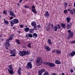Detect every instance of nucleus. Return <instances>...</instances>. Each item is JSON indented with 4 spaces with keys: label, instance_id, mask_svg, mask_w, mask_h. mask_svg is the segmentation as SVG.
<instances>
[{
    "label": "nucleus",
    "instance_id": "obj_1",
    "mask_svg": "<svg viewBox=\"0 0 75 75\" xmlns=\"http://www.w3.org/2000/svg\"><path fill=\"white\" fill-rule=\"evenodd\" d=\"M30 53V51L29 50H28L27 52L25 51H20L19 54L20 55L21 57H24L25 55H28Z\"/></svg>",
    "mask_w": 75,
    "mask_h": 75
},
{
    "label": "nucleus",
    "instance_id": "obj_2",
    "mask_svg": "<svg viewBox=\"0 0 75 75\" xmlns=\"http://www.w3.org/2000/svg\"><path fill=\"white\" fill-rule=\"evenodd\" d=\"M13 39V35H10L9 37V39H8L6 40V42L4 43L5 46L9 47L10 46V43H8V42H9L10 40H12Z\"/></svg>",
    "mask_w": 75,
    "mask_h": 75
},
{
    "label": "nucleus",
    "instance_id": "obj_3",
    "mask_svg": "<svg viewBox=\"0 0 75 75\" xmlns=\"http://www.w3.org/2000/svg\"><path fill=\"white\" fill-rule=\"evenodd\" d=\"M42 59L40 57L38 58L36 62V65L37 66H40L41 65L42 63Z\"/></svg>",
    "mask_w": 75,
    "mask_h": 75
},
{
    "label": "nucleus",
    "instance_id": "obj_4",
    "mask_svg": "<svg viewBox=\"0 0 75 75\" xmlns=\"http://www.w3.org/2000/svg\"><path fill=\"white\" fill-rule=\"evenodd\" d=\"M9 22L11 24H13V25L15 24H17V23H19L18 20L17 19H14L12 21H9Z\"/></svg>",
    "mask_w": 75,
    "mask_h": 75
},
{
    "label": "nucleus",
    "instance_id": "obj_5",
    "mask_svg": "<svg viewBox=\"0 0 75 75\" xmlns=\"http://www.w3.org/2000/svg\"><path fill=\"white\" fill-rule=\"evenodd\" d=\"M31 25L32 26L34 27V29L37 28V23L35 21H32L31 23Z\"/></svg>",
    "mask_w": 75,
    "mask_h": 75
},
{
    "label": "nucleus",
    "instance_id": "obj_6",
    "mask_svg": "<svg viewBox=\"0 0 75 75\" xmlns=\"http://www.w3.org/2000/svg\"><path fill=\"white\" fill-rule=\"evenodd\" d=\"M47 65H48L50 68H53V67H55V64L52 62H48Z\"/></svg>",
    "mask_w": 75,
    "mask_h": 75
},
{
    "label": "nucleus",
    "instance_id": "obj_7",
    "mask_svg": "<svg viewBox=\"0 0 75 75\" xmlns=\"http://www.w3.org/2000/svg\"><path fill=\"white\" fill-rule=\"evenodd\" d=\"M27 69H31L32 68V64L30 62H28L27 65Z\"/></svg>",
    "mask_w": 75,
    "mask_h": 75
},
{
    "label": "nucleus",
    "instance_id": "obj_8",
    "mask_svg": "<svg viewBox=\"0 0 75 75\" xmlns=\"http://www.w3.org/2000/svg\"><path fill=\"white\" fill-rule=\"evenodd\" d=\"M44 48L47 51H51V48H50V47L48 46L45 45L44 46Z\"/></svg>",
    "mask_w": 75,
    "mask_h": 75
},
{
    "label": "nucleus",
    "instance_id": "obj_9",
    "mask_svg": "<svg viewBox=\"0 0 75 75\" xmlns=\"http://www.w3.org/2000/svg\"><path fill=\"white\" fill-rule=\"evenodd\" d=\"M73 35L74 34L73 33V32H71L70 33H69L68 35L69 39H70V38H73Z\"/></svg>",
    "mask_w": 75,
    "mask_h": 75
},
{
    "label": "nucleus",
    "instance_id": "obj_10",
    "mask_svg": "<svg viewBox=\"0 0 75 75\" xmlns=\"http://www.w3.org/2000/svg\"><path fill=\"white\" fill-rule=\"evenodd\" d=\"M34 30H37V28H34L33 29H31L29 30V32L30 33H34Z\"/></svg>",
    "mask_w": 75,
    "mask_h": 75
},
{
    "label": "nucleus",
    "instance_id": "obj_11",
    "mask_svg": "<svg viewBox=\"0 0 75 75\" xmlns=\"http://www.w3.org/2000/svg\"><path fill=\"white\" fill-rule=\"evenodd\" d=\"M9 14L11 16L13 17H16V15H14V12L12 11H11L10 12V13Z\"/></svg>",
    "mask_w": 75,
    "mask_h": 75
},
{
    "label": "nucleus",
    "instance_id": "obj_12",
    "mask_svg": "<svg viewBox=\"0 0 75 75\" xmlns=\"http://www.w3.org/2000/svg\"><path fill=\"white\" fill-rule=\"evenodd\" d=\"M8 71L9 72V73L10 75H12L14 74V72L13 71V69L10 70V69H8Z\"/></svg>",
    "mask_w": 75,
    "mask_h": 75
},
{
    "label": "nucleus",
    "instance_id": "obj_13",
    "mask_svg": "<svg viewBox=\"0 0 75 75\" xmlns=\"http://www.w3.org/2000/svg\"><path fill=\"white\" fill-rule=\"evenodd\" d=\"M50 16V14L48 13V11H46L45 13V17H49Z\"/></svg>",
    "mask_w": 75,
    "mask_h": 75
},
{
    "label": "nucleus",
    "instance_id": "obj_14",
    "mask_svg": "<svg viewBox=\"0 0 75 75\" xmlns=\"http://www.w3.org/2000/svg\"><path fill=\"white\" fill-rule=\"evenodd\" d=\"M55 63L56 64H58V65H59V64H61V61L58 60H56L55 61Z\"/></svg>",
    "mask_w": 75,
    "mask_h": 75
},
{
    "label": "nucleus",
    "instance_id": "obj_15",
    "mask_svg": "<svg viewBox=\"0 0 75 75\" xmlns=\"http://www.w3.org/2000/svg\"><path fill=\"white\" fill-rule=\"evenodd\" d=\"M67 28L68 30L71 28V26L72 25V24L71 23L70 25L69 24H67Z\"/></svg>",
    "mask_w": 75,
    "mask_h": 75
},
{
    "label": "nucleus",
    "instance_id": "obj_16",
    "mask_svg": "<svg viewBox=\"0 0 75 75\" xmlns=\"http://www.w3.org/2000/svg\"><path fill=\"white\" fill-rule=\"evenodd\" d=\"M21 68L20 67L19 68L18 70L17 71V73L18 74H20V73H21Z\"/></svg>",
    "mask_w": 75,
    "mask_h": 75
},
{
    "label": "nucleus",
    "instance_id": "obj_17",
    "mask_svg": "<svg viewBox=\"0 0 75 75\" xmlns=\"http://www.w3.org/2000/svg\"><path fill=\"white\" fill-rule=\"evenodd\" d=\"M55 52H56V54H61V51L59 50H56V51H55Z\"/></svg>",
    "mask_w": 75,
    "mask_h": 75
},
{
    "label": "nucleus",
    "instance_id": "obj_18",
    "mask_svg": "<svg viewBox=\"0 0 75 75\" xmlns=\"http://www.w3.org/2000/svg\"><path fill=\"white\" fill-rule=\"evenodd\" d=\"M32 12L35 13V14L37 13V12L36 11V10H35V9H32Z\"/></svg>",
    "mask_w": 75,
    "mask_h": 75
},
{
    "label": "nucleus",
    "instance_id": "obj_19",
    "mask_svg": "<svg viewBox=\"0 0 75 75\" xmlns=\"http://www.w3.org/2000/svg\"><path fill=\"white\" fill-rule=\"evenodd\" d=\"M71 18L70 17H68L67 18V23H69V21L71 20Z\"/></svg>",
    "mask_w": 75,
    "mask_h": 75
},
{
    "label": "nucleus",
    "instance_id": "obj_20",
    "mask_svg": "<svg viewBox=\"0 0 75 75\" xmlns=\"http://www.w3.org/2000/svg\"><path fill=\"white\" fill-rule=\"evenodd\" d=\"M4 23L6 24V25H8V24H9V22L7 21L5 19L4 20Z\"/></svg>",
    "mask_w": 75,
    "mask_h": 75
},
{
    "label": "nucleus",
    "instance_id": "obj_21",
    "mask_svg": "<svg viewBox=\"0 0 75 75\" xmlns=\"http://www.w3.org/2000/svg\"><path fill=\"white\" fill-rule=\"evenodd\" d=\"M70 55L72 57H73L74 55H75V51H73L72 52H71L70 53Z\"/></svg>",
    "mask_w": 75,
    "mask_h": 75
},
{
    "label": "nucleus",
    "instance_id": "obj_22",
    "mask_svg": "<svg viewBox=\"0 0 75 75\" xmlns=\"http://www.w3.org/2000/svg\"><path fill=\"white\" fill-rule=\"evenodd\" d=\"M24 30L25 32H28V31L29 30V28L28 27L24 29Z\"/></svg>",
    "mask_w": 75,
    "mask_h": 75
},
{
    "label": "nucleus",
    "instance_id": "obj_23",
    "mask_svg": "<svg viewBox=\"0 0 75 75\" xmlns=\"http://www.w3.org/2000/svg\"><path fill=\"white\" fill-rule=\"evenodd\" d=\"M33 35L34 37H35V38H37V36H38V35L36 33H34L33 34Z\"/></svg>",
    "mask_w": 75,
    "mask_h": 75
},
{
    "label": "nucleus",
    "instance_id": "obj_24",
    "mask_svg": "<svg viewBox=\"0 0 75 75\" xmlns=\"http://www.w3.org/2000/svg\"><path fill=\"white\" fill-rule=\"evenodd\" d=\"M8 67H9V68L11 69V70H12L13 69L12 67V65H10L8 66Z\"/></svg>",
    "mask_w": 75,
    "mask_h": 75
},
{
    "label": "nucleus",
    "instance_id": "obj_25",
    "mask_svg": "<svg viewBox=\"0 0 75 75\" xmlns=\"http://www.w3.org/2000/svg\"><path fill=\"white\" fill-rule=\"evenodd\" d=\"M61 25L62 27H63V28H65L66 24H65L64 23H62Z\"/></svg>",
    "mask_w": 75,
    "mask_h": 75
},
{
    "label": "nucleus",
    "instance_id": "obj_26",
    "mask_svg": "<svg viewBox=\"0 0 75 75\" xmlns=\"http://www.w3.org/2000/svg\"><path fill=\"white\" fill-rule=\"evenodd\" d=\"M16 42L18 44H20V42L18 39H17L16 40Z\"/></svg>",
    "mask_w": 75,
    "mask_h": 75
},
{
    "label": "nucleus",
    "instance_id": "obj_27",
    "mask_svg": "<svg viewBox=\"0 0 75 75\" xmlns=\"http://www.w3.org/2000/svg\"><path fill=\"white\" fill-rule=\"evenodd\" d=\"M56 26L57 27V29H59L61 28V27H60V25L59 24L57 25Z\"/></svg>",
    "mask_w": 75,
    "mask_h": 75
},
{
    "label": "nucleus",
    "instance_id": "obj_28",
    "mask_svg": "<svg viewBox=\"0 0 75 75\" xmlns=\"http://www.w3.org/2000/svg\"><path fill=\"white\" fill-rule=\"evenodd\" d=\"M32 44V43H28V48H31V45Z\"/></svg>",
    "mask_w": 75,
    "mask_h": 75
},
{
    "label": "nucleus",
    "instance_id": "obj_29",
    "mask_svg": "<svg viewBox=\"0 0 75 75\" xmlns=\"http://www.w3.org/2000/svg\"><path fill=\"white\" fill-rule=\"evenodd\" d=\"M68 6V4L66 2L64 3V6L65 8H67V6Z\"/></svg>",
    "mask_w": 75,
    "mask_h": 75
},
{
    "label": "nucleus",
    "instance_id": "obj_30",
    "mask_svg": "<svg viewBox=\"0 0 75 75\" xmlns=\"http://www.w3.org/2000/svg\"><path fill=\"white\" fill-rule=\"evenodd\" d=\"M54 31H57L58 28H57V27L56 26H54Z\"/></svg>",
    "mask_w": 75,
    "mask_h": 75
},
{
    "label": "nucleus",
    "instance_id": "obj_31",
    "mask_svg": "<svg viewBox=\"0 0 75 75\" xmlns=\"http://www.w3.org/2000/svg\"><path fill=\"white\" fill-rule=\"evenodd\" d=\"M48 42L49 44H52V43L51 42V40L50 39L48 40Z\"/></svg>",
    "mask_w": 75,
    "mask_h": 75
},
{
    "label": "nucleus",
    "instance_id": "obj_32",
    "mask_svg": "<svg viewBox=\"0 0 75 75\" xmlns=\"http://www.w3.org/2000/svg\"><path fill=\"white\" fill-rule=\"evenodd\" d=\"M13 53H16V52H14V50H11L10 52V53L11 54H13Z\"/></svg>",
    "mask_w": 75,
    "mask_h": 75
},
{
    "label": "nucleus",
    "instance_id": "obj_33",
    "mask_svg": "<svg viewBox=\"0 0 75 75\" xmlns=\"http://www.w3.org/2000/svg\"><path fill=\"white\" fill-rule=\"evenodd\" d=\"M43 75H49V74H48V72L46 71L45 72V73Z\"/></svg>",
    "mask_w": 75,
    "mask_h": 75
},
{
    "label": "nucleus",
    "instance_id": "obj_34",
    "mask_svg": "<svg viewBox=\"0 0 75 75\" xmlns=\"http://www.w3.org/2000/svg\"><path fill=\"white\" fill-rule=\"evenodd\" d=\"M3 13L5 15L7 14V11H6V10H4L3 11Z\"/></svg>",
    "mask_w": 75,
    "mask_h": 75
},
{
    "label": "nucleus",
    "instance_id": "obj_35",
    "mask_svg": "<svg viewBox=\"0 0 75 75\" xmlns=\"http://www.w3.org/2000/svg\"><path fill=\"white\" fill-rule=\"evenodd\" d=\"M43 64L44 65H48V62H43Z\"/></svg>",
    "mask_w": 75,
    "mask_h": 75
},
{
    "label": "nucleus",
    "instance_id": "obj_36",
    "mask_svg": "<svg viewBox=\"0 0 75 75\" xmlns=\"http://www.w3.org/2000/svg\"><path fill=\"white\" fill-rule=\"evenodd\" d=\"M70 44H74V43H75V40L71 41L70 42Z\"/></svg>",
    "mask_w": 75,
    "mask_h": 75
},
{
    "label": "nucleus",
    "instance_id": "obj_37",
    "mask_svg": "<svg viewBox=\"0 0 75 75\" xmlns=\"http://www.w3.org/2000/svg\"><path fill=\"white\" fill-rule=\"evenodd\" d=\"M11 57H16V54L14 53L13 54H12L10 55Z\"/></svg>",
    "mask_w": 75,
    "mask_h": 75
},
{
    "label": "nucleus",
    "instance_id": "obj_38",
    "mask_svg": "<svg viewBox=\"0 0 75 75\" xmlns=\"http://www.w3.org/2000/svg\"><path fill=\"white\" fill-rule=\"evenodd\" d=\"M28 36L29 37H30V38H32V37H33V35L31 34H29L28 35Z\"/></svg>",
    "mask_w": 75,
    "mask_h": 75
},
{
    "label": "nucleus",
    "instance_id": "obj_39",
    "mask_svg": "<svg viewBox=\"0 0 75 75\" xmlns=\"http://www.w3.org/2000/svg\"><path fill=\"white\" fill-rule=\"evenodd\" d=\"M24 8H29V7L27 5H25L24 6Z\"/></svg>",
    "mask_w": 75,
    "mask_h": 75
},
{
    "label": "nucleus",
    "instance_id": "obj_40",
    "mask_svg": "<svg viewBox=\"0 0 75 75\" xmlns=\"http://www.w3.org/2000/svg\"><path fill=\"white\" fill-rule=\"evenodd\" d=\"M70 13H71V14H74V12H73L72 10L70 11Z\"/></svg>",
    "mask_w": 75,
    "mask_h": 75
},
{
    "label": "nucleus",
    "instance_id": "obj_41",
    "mask_svg": "<svg viewBox=\"0 0 75 75\" xmlns=\"http://www.w3.org/2000/svg\"><path fill=\"white\" fill-rule=\"evenodd\" d=\"M70 72L72 73V72H74V69H70Z\"/></svg>",
    "mask_w": 75,
    "mask_h": 75
},
{
    "label": "nucleus",
    "instance_id": "obj_42",
    "mask_svg": "<svg viewBox=\"0 0 75 75\" xmlns=\"http://www.w3.org/2000/svg\"><path fill=\"white\" fill-rule=\"evenodd\" d=\"M72 10V8H70L69 9H68V11H70Z\"/></svg>",
    "mask_w": 75,
    "mask_h": 75
},
{
    "label": "nucleus",
    "instance_id": "obj_43",
    "mask_svg": "<svg viewBox=\"0 0 75 75\" xmlns=\"http://www.w3.org/2000/svg\"><path fill=\"white\" fill-rule=\"evenodd\" d=\"M31 8H32V9H35V6H33Z\"/></svg>",
    "mask_w": 75,
    "mask_h": 75
},
{
    "label": "nucleus",
    "instance_id": "obj_44",
    "mask_svg": "<svg viewBox=\"0 0 75 75\" xmlns=\"http://www.w3.org/2000/svg\"><path fill=\"white\" fill-rule=\"evenodd\" d=\"M9 19L10 20H13V17H10L9 18Z\"/></svg>",
    "mask_w": 75,
    "mask_h": 75
},
{
    "label": "nucleus",
    "instance_id": "obj_45",
    "mask_svg": "<svg viewBox=\"0 0 75 75\" xmlns=\"http://www.w3.org/2000/svg\"><path fill=\"white\" fill-rule=\"evenodd\" d=\"M37 27H38V28H40V27H41V26L40 25H37Z\"/></svg>",
    "mask_w": 75,
    "mask_h": 75
},
{
    "label": "nucleus",
    "instance_id": "obj_46",
    "mask_svg": "<svg viewBox=\"0 0 75 75\" xmlns=\"http://www.w3.org/2000/svg\"><path fill=\"white\" fill-rule=\"evenodd\" d=\"M68 33H71V30H69L68 31Z\"/></svg>",
    "mask_w": 75,
    "mask_h": 75
},
{
    "label": "nucleus",
    "instance_id": "obj_47",
    "mask_svg": "<svg viewBox=\"0 0 75 75\" xmlns=\"http://www.w3.org/2000/svg\"><path fill=\"white\" fill-rule=\"evenodd\" d=\"M52 75H57V74H56L55 73H52Z\"/></svg>",
    "mask_w": 75,
    "mask_h": 75
},
{
    "label": "nucleus",
    "instance_id": "obj_48",
    "mask_svg": "<svg viewBox=\"0 0 75 75\" xmlns=\"http://www.w3.org/2000/svg\"><path fill=\"white\" fill-rule=\"evenodd\" d=\"M49 30H50V28L49 27H47V30L49 31Z\"/></svg>",
    "mask_w": 75,
    "mask_h": 75
},
{
    "label": "nucleus",
    "instance_id": "obj_49",
    "mask_svg": "<svg viewBox=\"0 0 75 75\" xmlns=\"http://www.w3.org/2000/svg\"><path fill=\"white\" fill-rule=\"evenodd\" d=\"M55 50H52V53H54L55 52Z\"/></svg>",
    "mask_w": 75,
    "mask_h": 75
},
{
    "label": "nucleus",
    "instance_id": "obj_50",
    "mask_svg": "<svg viewBox=\"0 0 75 75\" xmlns=\"http://www.w3.org/2000/svg\"><path fill=\"white\" fill-rule=\"evenodd\" d=\"M67 12V10H65L64 11V13H66Z\"/></svg>",
    "mask_w": 75,
    "mask_h": 75
},
{
    "label": "nucleus",
    "instance_id": "obj_51",
    "mask_svg": "<svg viewBox=\"0 0 75 75\" xmlns=\"http://www.w3.org/2000/svg\"><path fill=\"white\" fill-rule=\"evenodd\" d=\"M13 29H14V30L15 31H16V28L15 27H13Z\"/></svg>",
    "mask_w": 75,
    "mask_h": 75
},
{
    "label": "nucleus",
    "instance_id": "obj_52",
    "mask_svg": "<svg viewBox=\"0 0 75 75\" xmlns=\"http://www.w3.org/2000/svg\"><path fill=\"white\" fill-rule=\"evenodd\" d=\"M20 27H21V28H23V25H21L20 26Z\"/></svg>",
    "mask_w": 75,
    "mask_h": 75
},
{
    "label": "nucleus",
    "instance_id": "obj_53",
    "mask_svg": "<svg viewBox=\"0 0 75 75\" xmlns=\"http://www.w3.org/2000/svg\"><path fill=\"white\" fill-rule=\"evenodd\" d=\"M22 1H23V0H20L19 2V3H21V2H22Z\"/></svg>",
    "mask_w": 75,
    "mask_h": 75
},
{
    "label": "nucleus",
    "instance_id": "obj_54",
    "mask_svg": "<svg viewBox=\"0 0 75 75\" xmlns=\"http://www.w3.org/2000/svg\"><path fill=\"white\" fill-rule=\"evenodd\" d=\"M61 75H65V74H64V73H62V74Z\"/></svg>",
    "mask_w": 75,
    "mask_h": 75
},
{
    "label": "nucleus",
    "instance_id": "obj_55",
    "mask_svg": "<svg viewBox=\"0 0 75 75\" xmlns=\"http://www.w3.org/2000/svg\"><path fill=\"white\" fill-rule=\"evenodd\" d=\"M52 27H54V25L53 24H52L51 25Z\"/></svg>",
    "mask_w": 75,
    "mask_h": 75
},
{
    "label": "nucleus",
    "instance_id": "obj_56",
    "mask_svg": "<svg viewBox=\"0 0 75 75\" xmlns=\"http://www.w3.org/2000/svg\"><path fill=\"white\" fill-rule=\"evenodd\" d=\"M13 51L14 52H16V50H14Z\"/></svg>",
    "mask_w": 75,
    "mask_h": 75
},
{
    "label": "nucleus",
    "instance_id": "obj_57",
    "mask_svg": "<svg viewBox=\"0 0 75 75\" xmlns=\"http://www.w3.org/2000/svg\"><path fill=\"white\" fill-rule=\"evenodd\" d=\"M17 6H20V4H17Z\"/></svg>",
    "mask_w": 75,
    "mask_h": 75
},
{
    "label": "nucleus",
    "instance_id": "obj_58",
    "mask_svg": "<svg viewBox=\"0 0 75 75\" xmlns=\"http://www.w3.org/2000/svg\"><path fill=\"white\" fill-rule=\"evenodd\" d=\"M18 33H21V31H18Z\"/></svg>",
    "mask_w": 75,
    "mask_h": 75
},
{
    "label": "nucleus",
    "instance_id": "obj_59",
    "mask_svg": "<svg viewBox=\"0 0 75 75\" xmlns=\"http://www.w3.org/2000/svg\"><path fill=\"white\" fill-rule=\"evenodd\" d=\"M26 37H28V36H27V35H26Z\"/></svg>",
    "mask_w": 75,
    "mask_h": 75
},
{
    "label": "nucleus",
    "instance_id": "obj_60",
    "mask_svg": "<svg viewBox=\"0 0 75 75\" xmlns=\"http://www.w3.org/2000/svg\"><path fill=\"white\" fill-rule=\"evenodd\" d=\"M11 27H12V26H13V24H11Z\"/></svg>",
    "mask_w": 75,
    "mask_h": 75
},
{
    "label": "nucleus",
    "instance_id": "obj_61",
    "mask_svg": "<svg viewBox=\"0 0 75 75\" xmlns=\"http://www.w3.org/2000/svg\"><path fill=\"white\" fill-rule=\"evenodd\" d=\"M6 49H8V47H6Z\"/></svg>",
    "mask_w": 75,
    "mask_h": 75
},
{
    "label": "nucleus",
    "instance_id": "obj_62",
    "mask_svg": "<svg viewBox=\"0 0 75 75\" xmlns=\"http://www.w3.org/2000/svg\"><path fill=\"white\" fill-rule=\"evenodd\" d=\"M74 71H75V68L74 69Z\"/></svg>",
    "mask_w": 75,
    "mask_h": 75
},
{
    "label": "nucleus",
    "instance_id": "obj_63",
    "mask_svg": "<svg viewBox=\"0 0 75 75\" xmlns=\"http://www.w3.org/2000/svg\"><path fill=\"white\" fill-rule=\"evenodd\" d=\"M28 75H30V74H28Z\"/></svg>",
    "mask_w": 75,
    "mask_h": 75
},
{
    "label": "nucleus",
    "instance_id": "obj_64",
    "mask_svg": "<svg viewBox=\"0 0 75 75\" xmlns=\"http://www.w3.org/2000/svg\"><path fill=\"white\" fill-rule=\"evenodd\" d=\"M66 75H69L68 74H67Z\"/></svg>",
    "mask_w": 75,
    "mask_h": 75
}]
</instances>
